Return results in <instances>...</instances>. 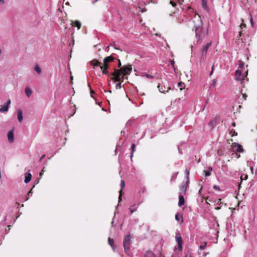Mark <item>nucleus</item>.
I'll list each match as a JSON object with an SVG mask.
<instances>
[{
    "instance_id": "f257e3e1",
    "label": "nucleus",
    "mask_w": 257,
    "mask_h": 257,
    "mask_svg": "<svg viewBox=\"0 0 257 257\" xmlns=\"http://www.w3.org/2000/svg\"><path fill=\"white\" fill-rule=\"evenodd\" d=\"M184 19L182 21L187 22L192 20L194 24L193 30L195 31V37L197 44H200L202 42L204 38L208 34L207 29H205L203 27V23L200 17L194 10L191 8H188L186 15L183 16Z\"/></svg>"
},
{
    "instance_id": "f03ea898",
    "label": "nucleus",
    "mask_w": 257,
    "mask_h": 257,
    "mask_svg": "<svg viewBox=\"0 0 257 257\" xmlns=\"http://www.w3.org/2000/svg\"><path fill=\"white\" fill-rule=\"evenodd\" d=\"M131 237L132 236L131 235H127L123 238V245L125 252H127L130 249Z\"/></svg>"
},
{
    "instance_id": "7ed1b4c3",
    "label": "nucleus",
    "mask_w": 257,
    "mask_h": 257,
    "mask_svg": "<svg viewBox=\"0 0 257 257\" xmlns=\"http://www.w3.org/2000/svg\"><path fill=\"white\" fill-rule=\"evenodd\" d=\"M232 151V152H236L239 153H243L244 152V150L240 144L237 143H233L232 144L231 146Z\"/></svg>"
},
{
    "instance_id": "20e7f679",
    "label": "nucleus",
    "mask_w": 257,
    "mask_h": 257,
    "mask_svg": "<svg viewBox=\"0 0 257 257\" xmlns=\"http://www.w3.org/2000/svg\"><path fill=\"white\" fill-rule=\"evenodd\" d=\"M121 69L122 70V74H123V75L121 77V81H123L124 77L131 73L132 68L131 65H127L123 66Z\"/></svg>"
},
{
    "instance_id": "39448f33",
    "label": "nucleus",
    "mask_w": 257,
    "mask_h": 257,
    "mask_svg": "<svg viewBox=\"0 0 257 257\" xmlns=\"http://www.w3.org/2000/svg\"><path fill=\"white\" fill-rule=\"evenodd\" d=\"M235 79L236 81H242L244 80L245 76L243 75L241 71L239 69H237L235 71Z\"/></svg>"
},
{
    "instance_id": "423d86ee",
    "label": "nucleus",
    "mask_w": 257,
    "mask_h": 257,
    "mask_svg": "<svg viewBox=\"0 0 257 257\" xmlns=\"http://www.w3.org/2000/svg\"><path fill=\"white\" fill-rule=\"evenodd\" d=\"M159 90L161 93L168 92V91L171 89L167 85H165L163 83H159L158 85Z\"/></svg>"
},
{
    "instance_id": "0eeeda50",
    "label": "nucleus",
    "mask_w": 257,
    "mask_h": 257,
    "mask_svg": "<svg viewBox=\"0 0 257 257\" xmlns=\"http://www.w3.org/2000/svg\"><path fill=\"white\" fill-rule=\"evenodd\" d=\"M122 74L121 69H114V72L112 73V75L114 76L115 80L116 81H119L121 80V76Z\"/></svg>"
},
{
    "instance_id": "6e6552de",
    "label": "nucleus",
    "mask_w": 257,
    "mask_h": 257,
    "mask_svg": "<svg viewBox=\"0 0 257 257\" xmlns=\"http://www.w3.org/2000/svg\"><path fill=\"white\" fill-rule=\"evenodd\" d=\"M176 241L178 244V249L179 250H182V238L181 236V235L177 233H176V237H175Z\"/></svg>"
},
{
    "instance_id": "1a4fd4ad",
    "label": "nucleus",
    "mask_w": 257,
    "mask_h": 257,
    "mask_svg": "<svg viewBox=\"0 0 257 257\" xmlns=\"http://www.w3.org/2000/svg\"><path fill=\"white\" fill-rule=\"evenodd\" d=\"M189 182V180H187L185 183H183L180 186V194H185L187 190V188Z\"/></svg>"
},
{
    "instance_id": "9d476101",
    "label": "nucleus",
    "mask_w": 257,
    "mask_h": 257,
    "mask_svg": "<svg viewBox=\"0 0 257 257\" xmlns=\"http://www.w3.org/2000/svg\"><path fill=\"white\" fill-rule=\"evenodd\" d=\"M8 138L10 143H12L14 141V130H11L8 134Z\"/></svg>"
},
{
    "instance_id": "9b49d317",
    "label": "nucleus",
    "mask_w": 257,
    "mask_h": 257,
    "mask_svg": "<svg viewBox=\"0 0 257 257\" xmlns=\"http://www.w3.org/2000/svg\"><path fill=\"white\" fill-rule=\"evenodd\" d=\"M211 42L207 43L206 44V45L203 47L202 52V56L206 55L207 51H208L209 48L210 47V46H211Z\"/></svg>"
},
{
    "instance_id": "f8f14e48",
    "label": "nucleus",
    "mask_w": 257,
    "mask_h": 257,
    "mask_svg": "<svg viewBox=\"0 0 257 257\" xmlns=\"http://www.w3.org/2000/svg\"><path fill=\"white\" fill-rule=\"evenodd\" d=\"M125 186V182L124 181L121 180L120 181V187L121 190L119 191V197H118V202H120L121 201V194H122V190L124 188Z\"/></svg>"
},
{
    "instance_id": "ddd939ff",
    "label": "nucleus",
    "mask_w": 257,
    "mask_h": 257,
    "mask_svg": "<svg viewBox=\"0 0 257 257\" xmlns=\"http://www.w3.org/2000/svg\"><path fill=\"white\" fill-rule=\"evenodd\" d=\"M114 60V58L111 56L106 57L103 59V64L108 65V63L112 62Z\"/></svg>"
},
{
    "instance_id": "4468645a",
    "label": "nucleus",
    "mask_w": 257,
    "mask_h": 257,
    "mask_svg": "<svg viewBox=\"0 0 257 257\" xmlns=\"http://www.w3.org/2000/svg\"><path fill=\"white\" fill-rule=\"evenodd\" d=\"M32 175L30 173L27 172L25 174V180L24 182L25 183H28L31 180Z\"/></svg>"
},
{
    "instance_id": "2eb2a0df",
    "label": "nucleus",
    "mask_w": 257,
    "mask_h": 257,
    "mask_svg": "<svg viewBox=\"0 0 257 257\" xmlns=\"http://www.w3.org/2000/svg\"><path fill=\"white\" fill-rule=\"evenodd\" d=\"M217 124V119L214 118L210 121L208 123V125L211 130L214 128V127Z\"/></svg>"
},
{
    "instance_id": "dca6fc26",
    "label": "nucleus",
    "mask_w": 257,
    "mask_h": 257,
    "mask_svg": "<svg viewBox=\"0 0 257 257\" xmlns=\"http://www.w3.org/2000/svg\"><path fill=\"white\" fill-rule=\"evenodd\" d=\"M185 199L183 195L180 194L179 196V202H178V206L179 207H181L184 204Z\"/></svg>"
},
{
    "instance_id": "f3484780",
    "label": "nucleus",
    "mask_w": 257,
    "mask_h": 257,
    "mask_svg": "<svg viewBox=\"0 0 257 257\" xmlns=\"http://www.w3.org/2000/svg\"><path fill=\"white\" fill-rule=\"evenodd\" d=\"M100 69L102 70L103 74H107L108 73L107 69H108V65H102L100 66Z\"/></svg>"
},
{
    "instance_id": "a211bd4d",
    "label": "nucleus",
    "mask_w": 257,
    "mask_h": 257,
    "mask_svg": "<svg viewBox=\"0 0 257 257\" xmlns=\"http://www.w3.org/2000/svg\"><path fill=\"white\" fill-rule=\"evenodd\" d=\"M185 145V143L184 142H181L179 145L177 146V148L178 150V152L180 154H182L183 152L182 150L184 148V146Z\"/></svg>"
},
{
    "instance_id": "6ab92c4d",
    "label": "nucleus",
    "mask_w": 257,
    "mask_h": 257,
    "mask_svg": "<svg viewBox=\"0 0 257 257\" xmlns=\"http://www.w3.org/2000/svg\"><path fill=\"white\" fill-rule=\"evenodd\" d=\"M23 112L21 109L18 111V119L19 122H22L23 121Z\"/></svg>"
},
{
    "instance_id": "aec40b11",
    "label": "nucleus",
    "mask_w": 257,
    "mask_h": 257,
    "mask_svg": "<svg viewBox=\"0 0 257 257\" xmlns=\"http://www.w3.org/2000/svg\"><path fill=\"white\" fill-rule=\"evenodd\" d=\"M9 106L8 104H6L5 103L1 106L0 108V112H5L8 111L9 109Z\"/></svg>"
},
{
    "instance_id": "412c9836",
    "label": "nucleus",
    "mask_w": 257,
    "mask_h": 257,
    "mask_svg": "<svg viewBox=\"0 0 257 257\" xmlns=\"http://www.w3.org/2000/svg\"><path fill=\"white\" fill-rule=\"evenodd\" d=\"M136 151V145L135 144H133L131 146V153L130 154V158L131 161H132L133 157L134 156V153Z\"/></svg>"
},
{
    "instance_id": "4be33fe9",
    "label": "nucleus",
    "mask_w": 257,
    "mask_h": 257,
    "mask_svg": "<svg viewBox=\"0 0 257 257\" xmlns=\"http://www.w3.org/2000/svg\"><path fill=\"white\" fill-rule=\"evenodd\" d=\"M175 219L178 221L179 222L180 221V223H182L183 221V217L182 215H180L179 213H177L175 215Z\"/></svg>"
},
{
    "instance_id": "5701e85b",
    "label": "nucleus",
    "mask_w": 257,
    "mask_h": 257,
    "mask_svg": "<svg viewBox=\"0 0 257 257\" xmlns=\"http://www.w3.org/2000/svg\"><path fill=\"white\" fill-rule=\"evenodd\" d=\"M34 70L36 72V73L40 75L41 74L42 70H41L40 67L39 66V65L38 64H36L35 65V66L34 67Z\"/></svg>"
},
{
    "instance_id": "b1692460",
    "label": "nucleus",
    "mask_w": 257,
    "mask_h": 257,
    "mask_svg": "<svg viewBox=\"0 0 257 257\" xmlns=\"http://www.w3.org/2000/svg\"><path fill=\"white\" fill-rule=\"evenodd\" d=\"M73 23V26L77 27L78 29H80L81 26V23L78 21H75L74 22H72Z\"/></svg>"
},
{
    "instance_id": "393cba45",
    "label": "nucleus",
    "mask_w": 257,
    "mask_h": 257,
    "mask_svg": "<svg viewBox=\"0 0 257 257\" xmlns=\"http://www.w3.org/2000/svg\"><path fill=\"white\" fill-rule=\"evenodd\" d=\"M206 242H205L203 245H201L199 246V249L198 250V254L199 255H201V252L204 250V249L205 248L206 246Z\"/></svg>"
},
{
    "instance_id": "a878e982",
    "label": "nucleus",
    "mask_w": 257,
    "mask_h": 257,
    "mask_svg": "<svg viewBox=\"0 0 257 257\" xmlns=\"http://www.w3.org/2000/svg\"><path fill=\"white\" fill-rule=\"evenodd\" d=\"M145 257H157L156 255L151 251L146 252Z\"/></svg>"
},
{
    "instance_id": "bb28decb",
    "label": "nucleus",
    "mask_w": 257,
    "mask_h": 257,
    "mask_svg": "<svg viewBox=\"0 0 257 257\" xmlns=\"http://www.w3.org/2000/svg\"><path fill=\"white\" fill-rule=\"evenodd\" d=\"M25 93H26V95L28 97H30V96L31 95V94L32 93V91L30 88L27 87L25 89Z\"/></svg>"
},
{
    "instance_id": "cd10ccee",
    "label": "nucleus",
    "mask_w": 257,
    "mask_h": 257,
    "mask_svg": "<svg viewBox=\"0 0 257 257\" xmlns=\"http://www.w3.org/2000/svg\"><path fill=\"white\" fill-rule=\"evenodd\" d=\"M212 168L211 167L208 168L207 170L204 171L205 175L207 177L210 175V172L212 171Z\"/></svg>"
},
{
    "instance_id": "c85d7f7f",
    "label": "nucleus",
    "mask_w": 257,
    "mask_h": 257,
    "mask_svg": "<svg viewBox=\"0 0 257 257\" xmlns=\"http://www.w3.org/2000/svg\"><path fill=\"white\" fill-rule=\"evenodd\" d=\"M137 208L136 207V204H133V205L131 206L129 208V210L131 212V213H133L134 212L136 211L137 210Z\"/></svg>"
},
{
    "instance_id": "c756f323",
    "label": "nucleus",
    "mask_w": 257,
    "mask_h": 257,
    "mask_svg": "<svg viewBox=\"0 0 257 257\" xmlns=\"http://www.w3.org/2000/svg\"><path fill=\"white\" fill-rule=\"evenodd\" d=\"M108 243L111 246V247H112V248L114 250V245H113V243H114V240L110 237L108 238Z\"/></svg>"
},
{
    "instance_id": "7c9ffc66",
    "label": "nucleus",
    "mask_w": 257,
    "mask_h": 257,
    "mask_svg": "<svg viewBox=\"0 0 257 257\" xmlns=\"http://www.w3.org/2000/svg\"><path fill=\"white\" fill-rule=\"evenodd\" d=\"M33 188H32L30 191L28 193L26 198H25V201H27V200H28L29 199V198L30 196H31L33 194V190H32Z\"/></svg>"
},
{
    "instance_id": "2f4dec72",
    "label": "nucleus",
    "mask_w": 257,
    "mask_h": 257,
    "mask_svg": "<svg viewBox=\"0 0 257 257\" xmlns=\"http://www.w3.org/2000/svg\"><path fill=\"white\" fill-rule=\"evenodd\" d=\"M91 64L94 66V67H97V66H100V63L97 60H95V61H91Z\"/></svg>"
},
{
    "instance_id": "473e14b6",
    "label": "nucleus",
    "mask_w": 257,
    "mask_h": 257,
    "mask_svg": "<svg viewBox=\"0 0 257 257\" xmlns=\"http://www.w3.org/2000/svg\"><path fill=\"white\" fill-rule=\"evenodd\" d=\"M134 122V120H128L125 124V128H126L128 126L132 125Z\"/></svg>"
},
{
    "instance_id": "72a5a7b5",
    "label": "nucleus",
    "mask_w": 257,
    "mask_h": 257,
    "mask_svg": "<svg viewBox=\"0 0 257 257\" xmlns=\"http://www.w3.org/2000/svg\"><path fill=\"white\" fill-rule=\"evenodd\" d=\"M142 76H145V77H146L147 78H149V79H153L154 78V76H152V75H151L150 74H147L146 73H144L142 74Z\"/></svg>"
},
{
    "instance_id": "f704fd0d",
    "label": "nucleus",
    "mask_w": 257,
    "mask_h": 257,
    "mask_svg": "<svg viewBox=\"0 0 257 257\" xmlns=\"http://www.w3.org/2000/svg\"><path fill=\"white\" fill-rule=\"evenodd\" d=\"M185 173L187 180H189V170L188 169H186Z\"/></svg>"
},
{
    "instance_id": "c9c22d12",
    "label": "nucleus",
    "mask_w": 257,
    "mask_h": 257,
    "mask_svg": "<svg viewBox=\"0 0 257 257\" xmlns=\"http://www.w3.org/2000/svg\"><path fill=\"white\" fill-rule=\"evenodd\" d=\"M249 17H250V22L251 27H252V28H253L254 27V23L253 21L252 16L251 15H250Z\"/></svg>"
},
{
    "instance_id": "e433bc0d",
    "label": "nucleus",
    "mask_w": 257,
    "mask_h": 257,
    "mask_svg": "<svg viewBox=\"0 0 257 257\" xmlns=\"http://www.w3.org/2000/svg\"><path fill=\"white\" fill-rule=\"evenodd\" d=\"M208 252H205L203 250L201 252V255H199L200 257H205Z\"/></svg>"
},
{
    "instance_id": "4c0bfd02",
    "label": "nucleus",
    "mask_w": 257,
    "mask_h": 257,
    "mask_svg": "<svg viewBox=\"0 0 257 257\" xmlns=\"http://www.w3.org/2000/svg\"><path fill=\"white\" fill-rule=\"evenodd\" d=\"M216 82H217V80L216 79H214L212 81V83H211V85L213 87L215 86L216 85Z\"/></svg>"
},
{
    "instance_id": "58836bf2",
    "label": "nucleus",
    "mask_w": 257,
    "mask_h": 257,
    "mask_svg": "<svg viewBox=\"0 0 257 257\" xmlns=\"http://www.w3.org/2000/svg\"><path fill=\"white\" fill-rule=\"evenodd\" d=\"M178 174V172L173 173L172 175L171 181H172L174 179H175Z\"/></svg>"
},
{
    "instance_id": "ea45409f",
    "label": "nucleus",
    "mask_w": 257,
    "mask_h": 257,
    "mask_svg": "<svg viewBox=\"0 0 257 257\" xmlns=\"http://www.w3.org/2000/svg\"><path fill=\"white\" fill-rule=\"evenodd\" d=\"M120 88H121V83H117L115 85V88L118 89H120Z\"/></svg>"
},
{
    "instance_id": "a19ab883",
    "label": "nucleus",
    "mask_w": 257,
    "mask_h": 257,
    "mask_svg": "<svg viewBox=\"0 0 257 257\" xmlns=\"http://www.w3.org/2000/svg\"><path fill=\"white\" fill-rule=\"evenodd\" d=\"M183 85H184V83L179 82L178 83V87H180V89L181 90H182V87L183 86Z\"/></svg>"
},
{
    "instance_id": "79ce46f5",
    "label": "nucleus",
    "mask_w": 257,
    "mask_h": 257,
    "mask_svg": "<svg viewBox=\"0 0 257 257\" xmlns=\"http://www.w3.org/2000/svg\"><path fill=\"white\" fill-rule=\"evenodd\" d=\"M247 178H248V176H247V175H245L244 176V178H242V176L241 175V176H240V179H241L240 183L242 182V180H243V179H244V180H246V179H247Z\"/></svg>"
},
{
    "instance_id": "37998d69",
    "label": "nucleus",
    "mask_w": 257,
    "mask_h": 257,
    "mask_svg": "<svg viewBox=\"0 0 257 257\" xmlns=\"http://www.w3.org/2000/svg\"><path fill=\"white\" fill-rule=\"evenodd\" d=\"M45 167H44L42 170V171L40 173V176L41 177L43 175L44 172H45Z\"/></svg>"
},
{
    "instance_id": "c03bdc74",
    "label": "nucleus",
    "mask_w": 257,
    "mask_h": 257,
    "mask_svg": "<svg viewBox=\"0 0 257 257\" xmlns=\"http://www.w3.org/2000/svg\"><path fill=\"white\" fill-rule=\"evenodd\" d=\"M244 63L243 62H241V63H239V68H241L244 66Z\"/></svg>"
},
{
    "instance_id": "a18cd8bd",
    "label": "nucleus",
    "mask_w": 257,
    "mask_h": 257,
    "mask_svg": "<svg viewBox=\"0 0 257 257\" xmlns=\"http://www.w3.org/2000/svg\"><path fill=\"white\" fill-rule=\"evenodd\" d=\"M170 4L173 6L175 7L176 5V4L175 2H173V1H170Z\"/></svg>"
},
{
    "instance_id": "49530a36",
    "label": "nucleus",
    "mask_w": 257,
    "mask_h": 257,
    "mask_svg": "<svg viewBox=\"0 0 257 257\" xmlns=\"http://www.w3.org/2000/svg\"><path fill=\"white\" fill-rule=\"evenodd\" d=\"M5 4V0H0V5H3Z\"/></svg>"
},
{
    "instance_id": "de8ad7c7",
    "label": "nucleus",
    "mask_w": 257,
    "mask_h": 257,
    "mask_svg": "<svg viewBox=\"0 0 257 257\" xmlns=\"http://www.w3.org/2000/svg\"><path fill=\"white\" fill-rule=\"evenodd\" d=\"M11 103V100L10 99H9L6 103V104H8V105L9 106L10 104Z\"/></svg>"
},
{
    "instance_id": "09e8293b",
    "label": "nucleus",
    "mask_w": 257,
    "mask_h": 257,
    "mask_svg": "<svg viewBox=\"0 0 257 257\" xmlns=\"http://www.w3.org/2000/svg\"><path fill=\"white\" fill-rule=\"evenodd\" d=\"M213 188L215 189H216V190H220V188L218 186H216V185H214Z\"/></svg>"
},
{
    "instance_id": "8fccbe9b",
    "label": "nucleus",
    "mask_w": 257,
    "mask_h": 257,
    "mask_svg": "<svg viewBox=\"0 0 257 257\" xmlns=\"http://www.w3.org/2000/svg\"><path fill=\"white\" fill-rule=\"evenodd\" d=\"M45 157V155H42L41 158H40V161H42V160Z\"/></svg>"
},
{
    "instance_id": "3c124183",
    "label": "nucleus",
    "mask_w": 257,
    "mask_h": 257,
    "mask_svg": "<svg viewBox=\"0 0 257 257\" xmlns=\"http://www.w3.org/2000/svg\"><path fill=\"white\" fill-rule=\"evenodd\" d=\"M186 254H188V257H193L191 252H188Z\"/></svg>"
},
{
    "instance_id": "603ef678",
    "label": "nucleus",
    "mask_w": 257,
    "mask_h": 257,
    "mask_svg": "<svg viewBox=\"0 0 257 257\" xmlns=\"http://www.w3.org/2000/svg\"><path fill=\"white\" fill-rule=\"evenodd\" d=\"M118 67L119 68H120L121 66V62L119 60H118Z\"/></svg>"
},
{
    "instance_id": "864d4df0",
    "label": "nucleus",
    "mask_w": 257,
    "mask_h": 257,
    "mask_svg": "<svg viewBox=\"0 0 257 257\" xmlns=\"http://www.w3.org/2000/svg\"><path fill=\"white\" fill-rule=\"evenodd\" d=\"M121 135L124 136L125 135V131H122L121 132Z\"/></svg>"
},
{
    "instance_id": "5fc2aeb1",
    "label": "nucleus",
    "mask_w": 257,
    "mask_h": 257,
    "mask_svg": "<svg viewBox=\"0 0 257 257\" xmlns=\"http://www.w3.org/2000/svg\"><path fill=\"white\" fill-rule=\"evenodd\" d=\"M247 2V1L246 0H242V3L244 4V5L245 6L246 3Z\"/></svg>"
},
{
    "instance_id": "6e6d98bb",
    "label": "nucleus",
    "mask_w": 257,
    "mask_h": 257,
    "mask_svg": "<svg viewBox=\"0 0 257 257\" xmlns=\"http://www.w3.org/2000/svg\"><path fill=\"white\" fill-rule=\"evenodd\" d=\"M247 74H248V71H246L245 72V73H244V74H243V75H244L245 76V78L247 76Z\"/></svg>"
},
{
    "instance_id": "4d7b16f0",
    "label": "nucleus",
    "mask_w": 257,
    "mask_h": 257,
    "mask_svg": "<svg viewBox=\"0 0 257 257\" xmlns=\"http://www.w3.org/2000/svg\"><path fill=\"white\" fill-rule=\"evenodd\" d=\"M250 169L252 172V173H253V166H251L250 168Z\"/></svg>"
},
{
    "instance_id": "13d9d810",
    "label": "nucleus",
    "mask_w": 257,
    "mask_h": 257,
    "mask_svg": "<svg viewBox=\"0 0 257 257\" xmlns=\"http://www.w3.org/2000/svg\"><path fill=\"white\" fill-rule=\"evenodd\" d=\"M203 5V8H205V7H206V3L204 2H203V5Z\"/></svg>"
},
{
    "instance_id": "bf43d9fd",
    "label": "nucleus",
    "mask_w": 257,
    "mask_h": 257,
    "mask_svg": "<svg viewBox=\"0 0 257 257\" xmlns=\"http://www.w3.org/2000/svg\"><path fill=\"white\" fill-rule=\"evenodd\" d=\"M171 65L174 67V65L175 64L174 61L173 60L171 61Z\"/></svg>"
},
{
    "instance_id": "052dcab7",
    "label": "nucleus",
    "mask_w": 257,
    "mask_h": 257,
    "mask_svg": "<svg viewBox=\"0 0 257 257\" xmlns=\"http://www.w3.org/2000/svg\"><path fill=\"white\" fill-rule=\"evenodd\" d=\"M115 214H114V216H113V218L112 221H111V224H112V225H113V223H114L113 219H114V218L115 217Z\"/></svg>"
},
{
    "instance_id": "680f3d73",
    "label": "nucleus",
    "mask_w": 257,
    "mask_h": 257,
    "mask_svg": "<svg viewBox=\"0 0 257 257\" xmlns=\"http://www.w3.org/2000/svg\"><path fill=\"white\" fill-rule=\"evenodd\" d=\"M213 66L212 67V70L210 73V75H212V74L213 73Z\"/></svg>"
},
{
    "instance_id": "e2e57ef3",
    "label": "nucleus",
    "mask_w": 257,
    "mask_h": 257,
    "mask_svg": "<svg viewBox=\"0 0 257 257\" xmlns=\"http://www.w3.org/2000/svg\"><path fill=\"white\" fill-rule=\"evenodd\" d=\"M91 97H93L92 94L94 93V92L93 90H91Z\"/></svg>"
},
{
    "instance_id": "0e129e2a",
    "label": "nucleus",
    "mask_w": 257,
    "mask_h": 257,
    "mask_svg": "<svg viewBox=\"0 0 257 257\" xmlns=\"http://www.w3.org/2000/svg\"><path fill=\"white\" fill-rule=\"evenodd\" d=\"M96 2H97V0L93 1L92 2V4H94Z\"/></svg>"
},
{
    "instance_id": "69168bd1",
    "label": "nucleus",
    "mask_w": 257,
    "mask_h": 257,
    "mask_svg": "<svg viewBox=\"0 0 257 257\" xmlns=\"http://www.w3.org/2000/svg\"><path fill=\"white\" fill-rule=\"evenodd\" d=\"M115 43H114V44H113V46H114V47L115 48V49H119L118 48H116V47L115 46Z\"/></svg>"
},
{
    "instance_id": "338daca9",
    "label": "nucleus",
    "mask_w": 257,
    "mask_h": 257,
    "mask_svg": "<svg viewBox=\"0 0 257 257\" xmlns=\"http://www.w3.org/2000/svg\"><path fill=\"white\" fill-rule=\"evenodd\" d=\"M232 125H233V126H234L235 125V122H233V123H232Z\"/></svg>"
},
{
    "instance_id": "774afa93",
    "label": "nucleus",
    "mask_w": 257,
    "mask_h": 257,
    "mask_svg": "<svg viewBox=\"0 0 257 257\" xmlns=\"http://www.w3.org/2000/svg\"><path fill=\"white\" fill-rule=\"evenodd\" d=\"M184 257H188V254H186Z\"/></svg>"
}]
</instances>
